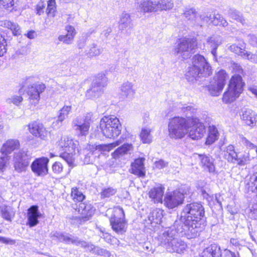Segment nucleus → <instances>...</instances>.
<instances>
[{
	"label": "nucleus",
	"instance_id": "a19ab883",
	"mask_svg": "<svg viewBox=\"0 0 257 257\" xmlns=\"http://www.w3.org/2000/svg\"><path fill=\"white\" fill-rule=\"evenodd\" d=\"M117 192V189L112 187L108 186L103 187L101 189L100 192V197L101 199L108 198L115 195Z\"/></svg>",
	"mask_w": 257,
	"mask_h": 257
},
{
	"label": "nucleus",
	"instance_id": "aec40b11",
	"mask_svg": "<svg viewBox=\"0 0 257 257\" xmlns=\"http://www.w3.org/2000/svg\"><path fill=\"white\" fill-rule=\"evenodd\" d=\"M201 166L210 173H214L215 167L214 164V159L209 155L205 154L199 155Z\"/></svg>",
	"mask_w": 257,
	"mask_h": 257
},
{
	"label": "nucleus",
	"instance_id": "c85d7f7f",
	"mask_svg": "<svg viewBox=\"0 0 257 257\" xmlns=\"http://www.w3.org/2000/svg\"><path fill=\"white\" fill-rule=\"evenodd\" d=\"M20 143L17 140L10 139L5 143L1 149L2 154H8L11 153L13 151L19 148Z\"/></svg>",
	"mask_w": 257,
	"mask_h": 257
},
{
	"label": "nucleus",
	"instance_id": "f257e3e1",
	"mask_svg": "<svg viewBox=\"0 0 257 257\" xmlns=\"http://www.w3.org/2000/svg\"><path fill=\"white\" fill-rule=\"evenodd\" d=\"M204 214V208L200 203L187 204L183 210L180 220L174 223L176 231L184 234L188 238L196 237L202 229Z\"/></svg>",
	"mask_w": 257,
	"mask_h": 257
},
{
	"label": "nucleus",
	"instance_id": "37998d69",
	"mask_svg": "<svg viewBox=\"0 0 257 257\" xmlns=\"http://www.w3.org/2000/svg\"><path fill=\"white\" fill-rule=\"evenodd\" d=\"M227 75L226 72L223 70H221L218 72L215 76L216 83L220 85L221 88H223L225 83Z\"/></svg>",
	"mask_w": 257,
	"mask_h": 257
},
{
	"label": "nucleus",
	"instance_id": "2eb2a0df",
	"mask_svg": "<svg viewBox=\"0 0 257 257\" xmlns=\"http://www.w3.org/2000/svg\"><path fill=\"white\" fill-rule=\"evenodd\" d=\"M49 159L42 157L36 159L31 164L33 172L37 176H45L48 173V163Z\"/></svg>",
	"mask_w": 257,
	"mask_h": 257
},
{
	"label": "nucleus",
	"instance_id": "6e6d98bb",
	"mask_svg": "<svg viewBox=\"0 0 257 257\" xmlns=\"http://www.w3.org/2000/svg\"><path fill=\"white\" fill-rule=\"evenodd\" d=\"M243 48L244 46L243 45H241V46H238L235 44H233L230 46L229 50L234 53L242 57L245 52Z\"/></svg>",
	"mask_w": 257,
	"mask_h": 257
},
{
	"label": "nucleus",
	"instance_id": "bf43d9fd",
	"mask_svg": "<svg viewBox=\"0 0 257 257\" xmlns=\"http://www.w3.org/2000/svg\"><path fill=\"white\" fill-rule=\"evenodd\" d=\"M58 40L64 44L69 45L73 43L74 38H73L71 35L66 34L65 35L59 36L58 37Z\"/></svg>",
	"mask_w": 257,
	"mask_h": 257
},
{
	"label": "nucleus",
	"instance_id": "7ed1b4c3",
	"mask_svg": "<svg viewBox=\"0 0 257 257\" xmlns=\"http://www.w3.org/2000/svg\"><path fill=\"white\" fill-rule=\"evenodd\" d=\"M176 232H178L170 228L166 229L160 232L157 239L159 244L168 251L180 253L185 250L187 245L184 241L175 237Z\"/></svg>",
	"mask_w": 257,
	"mask_h": 257
},
{
	"label": "nucleus",
	"instance_id": "a18cd8bd",
	"mask_svg": "<svg viewBox=\"0 0 257 257\" xmlns=\"http://www.w3.org/2000/svg\"><path fill=\"white\" fill-rule=\"evenodd\" d=\"M229 17L236 21L240 22L242 25L245 23V20L243 17L242 15L235 10L230 9L228 11Z\"/></svg>",
	"mask_w": 257,
	"mask_h": 257
},
{
	"label": "nucleus",
	"instance_id": "09e8293b",
	"mask_svg": "<svg viewBox=\"0 0 257 257\" xmlns=\"http://www.w3.org/2000/svg\"><path fill=\"white\" fill-rule=\"evenodd\" d=\"M235 164L240 166H243L247 164L249 161V155L248 153L244 152L243 154L237 156Z\"/></svg>",
	"mask_w": 257,
	"mask_h": 257
},
{
	"label": "nucleus",
	"instance_id": "a878e982",
	"mask_svg": "<svg viewBox=\"0 0 257 257\" xmlns=\"http://www.w3.org/2000/svg\"><path fill=\"white\" fill-rule=\"evenodd\" d=\"M222 38L220 36H212L207 39V44L211 48V54L215 59L217 57V49L222 44Z\"/></svg>",
	"mask_w": 257,
	"mask_h": 257
},
{
	"label": "nucleus",
	"instance_id": "6e6552de",
	"mask_svg": "<svg viewBox=\"0 0 257 257\" xmlns=\"http://www.w3.org/2000/svg\"><path fill=\"white\" fill-rule=\"evenodd\" d=\"M92 116V113L89 112L85 115L84 118L77 117L73 120L72 126L78 135L86 136L88 134Z\"/></svg>",
	"mask_w": 257,
	"mask_h": 257
},
{
	"label": "nucleus",
	"instance_id": "a211bd4d",
	"mask_svg": "<svg viewBox=\"0 0 257 257\" xmlns=\"http://www.w3.org/2000/svg\"><path fill=\"white\" fill-rule=\"evenodd\" d=\"M42 214L39 211L38 206L32 205L28 209L27 212L28 222L27 225L30 227H34L39 223L38 219L41 218Z\"/></svg>",
	"mask_w": 257,
	"mask_h": 257
},
{
	"label": "nucleus",
	"instance_id": "680f3d73",
	"mask_svg": "<svg viewBox=\"0 0 257 257\" xmlns=\"http://www.w3.org/2000/svg\"><path fill=\"white\" fill-rule=\"evenodd\" d=\"M56 9L55 0H49L48 2V6L47 8V12L48 14H53L55 12Z\"/></svg>",
	"mask_w": 257,
	"mask_h": 257
},
{
	"label": "nucleus",
	"instance_id": "8fccbe9b",
	"mask_svg": "<svg viewBox=\"0 0 257 257\" xmlns=\"http://www.w3.org/2000/svg\"><path fill=\"white\" fill-rule=\"evenodd\" d=\"M71 196L72 199L74 201H78V203L82 202L85 198V196L77 188L72 189Z\"/></svg>",
	"mask_w": 257,
	"mask_h": 257
},
{
	"label": "nucleus",
	"instance_id": "9b49d317",
	"mask_svg": "<svg viewBox=\"0 0 257 257\" xmlns=\"http://www.w3.org/2000/svg\"><path fill=\"white\" fill-rule=\"evenodd\" d=\"M50 237L52 239H58L61 242H64L67 244L71 243L76 245H80L84 248L86 245V241L79 239L78 237L73 236L69 233L54 231L51 232Z\"/></svg>",
	"mask_w": 257,
	"mask_h": 257
},
{
	"label": "nucleus",
	"instance_id": "4468645a",
	"mask_svg": "<svg viewBox=\"0 0 257 257\" xmlns=\"http://www.w3.org/2000/svg\"><path fill=\"white\" fill-rule=\"evenodd\" d=\"M184 198V196L183 193L175 191L166 195L164 199L165 204L168 208L172 209L182 204Z\"/></svg>",
	"mask_w": 257,
	"mask_h": 257
},
{
	"label": "nucleus",
	"instance_id": "39448f33",
	"mask_svg": "<svg viewBox=\"0 0 257 257\" xmlns=\"http://www.w3.org/2000/svg\"><path fill=\"white\" fill-rule=\"evenodd\" d=\"M244 83L242 82L241 76L238 74H235L232 76L227 90L223 95L222 101L228 104L233 102L243 91Z\"/></svg>",
	"mask_w": 257,
	"mask_h": 257
},
{
	"label": "nucleus",
	"instance_id": "f704fd0d",
	"mask_svg": "<svg viewBox=\"0 0 257 257\" xmlns=\"http://www.w3.org/2000/svg\"><path fill=\"white\" fill-rule=\"evenodd\" d=\"M2 217L7 221H12V219L14 217L15 212L10 206L5 205L0 207Z\"/></svg>",
	"mask_w": 257,
	"mask_h": 257
},
{
	"label": "nucleus",
	"instance_id": "9d476101",
	"mask_svg": "<svg viewBox=\"0 0 257 257\" xmlns=\"http://www.w3.org/2000/svg\"><path fill=\"white\" fill-rule=\"evenodd\" d=\"M107 78L104 74H100L93 80L91 87L86 93L88 98L98 97L102 92L103 88L106 85Z\"/></svg>",
	"mask_w": 257,
	"mask_h": 257
},
{
	"label": "nucleus",
	"instance_id": "f3484780",
	"mask_svg": "<svg viewBox=\"0 0 257 257\" xmlns=\"http://www.w3.org/2000/svg\"><path fill=\"white\" fill-rule=\"evenodd\" d=\"M76 205L77 208L75 209L82 215L81 222L88 220L94 212L95 209L90 204L82 202Z\"/></svg>",
	"mask_w": 257,
	"mask_h": 257
},
{
	"label": "nucleus",
	"instance_id": "052dcab7",
	"mask_svg": "<svg viewBox=\"0 0 257 257\" xmlns=\"http://www.w3.org/2000/svg\"><path fill=\"white\" fill-rule=\"evenodd\" d=\"M104 238L106 239V241L112 244V245H118L119 244V240L114 237H112L109 234L106 233L103 234Z\"/></svg>",
	"mask_w": 257,
	"mask_h": 257
},
{
	"label": "nucleus",
	"instance_id": "c756f323",
	"mask_svg": "<svg viewBox=\"0 0 257 257\" xmlns=\"http://www.w3.org/2000/svg\"><path fill=\"white\" fill-rule=\"evenodd\" d=\"M164 190L162 186L154 187L149 191V197L154 200L155 203L162 202Z\"/></svg>",
	"mask_w": 257,
	"mask_h": 257
},
{
	"label": "nucleus",
	"instance_id": "5fc2aeb1",
	"mask_svg": "<svg viewBox=\"0 0 257 257\" xmlns=\"http://www.w3.org/2000/svg\"><path fill=\"white\" fill-rule=\"evenodd\" d=\"M10 160V156L6 154H3V156L0 157V171L4 172L6 168L9 164Z\"/></svg>",
	"mask_w": 257,
	"mask_h": 257
},
{
	"label": "nucleus",
	"instance_id": "0eeeda50",
	"mask_svg": "<svg viewBox=\"0 0 257 257\" xmlns=\"http://www.w3.org/2000/svg\"><path fill=\"white\" fill-rule=\"evenodd\" d=\"M109 221L112 229L116 233L122 234L125 232L124 212L120 206L114 208L113 213L110 217Z\"/></svg>",
	"mask_w": 257,
	"mask_h": 257
},
{
	"label": "nucleus",
	"instance_id": "cd10ccee",
	"mask_svg": "<svg viewBox=\"0 0 257 257\" xmlns=\"http://www.w3.org/2000/svg\"><path fill=\"white\" fill-rule=\"evenodd\" d=\"M202 257H221V252L220 246L216 244H212L204 249Z\"/></svg>",
	"mask_w": 257,
	"mask_h": 257
},
{
	"label": "nucleus",
	"instance_id": "473e14b6",
	"mask_svg": "<svg viewBox=\"0 0 257 257\" xmlns=\"http://www.w3.org/2000/svg\"><path fill=\"white\" fill-rule=\"evenodd\" d=\"M237 154L234 150V147L232 145L228 146L223 151V157L229 162L235 164Z\"/></svg>",
	"mask_w": 257,
	"mask_h": 257
},
{
	"label": "nucleus",
	"instance_id": "e2e57ef3",
	"mask_svg": "<svg viewBox=\"0 0 257 257\" xmlns=\"http://www.w3.org/2000/svg\"><path fill=\"white\" fill-rule=\"evenodd\" d=\"M52 170L56 174L60 173L63 170L62 165L59 162H55L52 166Z\"/></svg>",
	"mask_w": 257,
	"mask_h": 257
},
{
	"label": "nucleus",
	"instance_id": "58836bf2",
	"mask_svg": "<svg viewBox=\"0 0 257 257\" xmlns=\"http://www.w3.org/2000/svg\"><path fill=\"white\" fill-rule=\"evenodd\" d=\"M248 189L251 192L257 191V166L253 168V173L247 183Z\"/></svg>",
	"mask_w": 257,
	"mask_h": 257
},
{
	"label": "nucleus",
	"instance_id": "0e129e2a",
	"mask_svg": "<svg viewBox=\"0 0 257 257\" xmlns=\"http://www.w3.org/2000/svg\"><path fill=\"white\" fill-rule=\"evenodd\" d=\"M167 165V162L164 161L163 160L161 159L158 161L155 162L154 164V167L158 169H161L166 167Z\"/></svg>",
	"mask_w": 257,
	"mask_h": 257
},
{
	"label": "nucleus",
	"instance_id": "7c9ffc66",
	"mask_svg": "<svg viewBox=\"0 0 257 257\" xmlns=\"http://www.w3.org/2000/svg\"><path fill=\"white\" fill-rule=\"evenodd\" d=\"M120 90L121 95L126 98H132L135 93V90L133 89V84L128 81L121 85Z\"/></svg>",
	"mask_w": 257,
	"mask_h": 257
},
{
	"label": "nucleus",
	"instance_id": "20e7f679",
	"mask_svg": "<svg viewBox=\"0 0 257 257\" xmlns=\"http://www.w3.org/2000/svg\"><path fill=\"white\" fill-rule=\"evenodd\" d=\"M191 127L190 120L179 116L170 119L168 124L169 135L171 138L179 139L183 138Z\"/></svg>",
	"mask_w": 257,
	"mask_h": 257
},
{
	"label": "nucleus",
	"instance_id": "393cba45",
	"mask_svg": "<svg viewBox=\"0 0 257 257\" xmlns=\"http://www.w3.org/2000/svg\"><path fill=\"white\" fill-rule=\"evenodd\" d=\"M84 248L86 249L87 251L95 255L104 257H110L111 255L109 251L98 246L95 245L90 242H87L86 245Z\"/></svg>",
	"mask_w": 257,
	"mask_h": 257
},
{
	"label": "nucleus",
	"instance_id": "4c0bfd02",
	"mask_svg": "<svg viewBox=\"0 0 257 257\" xmlns=\"http://www.w3.org/2000/svg\"><path fill=\"white\" fill-rule=\"evenodd\" d=\"M157 11H167L172 9L174 3L172 0H156Z\"/></svg>",
	"mask_w": 257,
	"mask_h": 257
},
{
	"label": "nucleus",
	"instance_id": "ddd939ff",
	"mask_svg": "<svg viewBox=\"0 0 257 257\" xmlns=\"http://www.w3.org/2000/svg\"><path fill=\"white\" fill-rule=\"evenodd\" d=\"M191 127L189 136L192 140H198L201 138L206 132L205 126L198 118L191 119Z\"/></svg>",
	"mask_w": 257,
	"mask_h": 257
},
{
	"label": "nucleus",
	"instance_id": "bb28decb",
	"mask_svg": "<svg viewBox=\"0 0 257 257\" xmlns=\"http://www.w3.org/2000/svg\"><path fill=\"white\" fill-rule=\"evenodd\" d=\"M46 87L44 84H35L28 89V94L31 99L38 101L40 99V94L43 92Z\"/></svg>",
	"mask_w": 257,
	"mask_h": 257
},
{
	"label": "nucleus",
	"instance_id": "49530a36",
	"mask_svg": "<svg viewBox=\"0 0 257 257\" xmlns=\"http://www.w3.org/2000/svg\"><path fill=\"white\" fill-rule=\"evenodd\" d=\"M151 130L149 128H143L140 134V138L143 143H150L152 141Z\"/></svg>",
	"mask_w": 257,
	"mask_h": 257
},
{
	"label": "nucleus",
	"instance_id": "1a4fd4ad",
	"mask_svg": "<svg viewBox=\"0 0 257 257\" xmlns=\"http://www.w3.org/2000/svg\"><path fill=\"white\" fill-rule=\"evenodd\" d=\"M196 46V43L191 39H184L175 49V53L184 59H187Z\"/></svg>",
	"mask_w": 257,
	"mask_h": 257
},
{
	"label": "nucleus",
	"instance_id": "4be33fe9",
	"mask_svg": "<svg viewBox=\"0 0 257 257\" xmlns=\"http://www.w3.org/2000/svg\"><path fill=\"white\" fill-rule=\"evenodd\" d=\"M241 118L245 124L253 126L256 122V113L250 109L244 108L241 111Z\"/></svg>",
	"mask_w": 257,
	"mask_h": 257
},
{
	"label": "nucleus",
	"instance_id": "2f4dec72",
	"mask_svg": "<svg viewBox=\"0 0 257 257\" xmlns=\"http://www.w3.org/2000/svg\"><path fill=\"white\" fill-rule=\"evenodd\" d=\"M164 211L160 208L153 210L149 215L148 218L151 223L160 224L164 216Z\"/></svg>",
	"mask_w": 257,
	"mask_h": 257
},
{
	"label": "nucleus",
	"instance_id": "72a5a7b5",
	"mask_svg": "<svg viewBox=\"0 0 257 257\" xmlns=\"http://www.w3.org/2000/svg\"><path fill=\"white\" fill-rule=\"evenodd\" d=\"M119 28L123 31L127 28H130L132 24V19L129 14L125 12H122L119 17Z\"/></svg>",
	"mask_w": 257,
	"mask_h": 257
},
{
	"label": "nucleus",
	"instance_id": "338daca9",
	"mask_svg": "<svg viewBox=\"0 0 257 257\" xmlns=\"http://www.w3.org/2000/svg\"><path fill=\"white\" fill-rule=\"evenodd\" d=\"M242 57L250 60L251 62H255V55L249 52L245 51Z\"/></svg>",
	"mask_w": 257,
	"mask_h": 257
},
{
	"label": "nucleus",
	"instance_id": "4d7b16f0",
	"mask_svg": "<svg viewBox=\"0 0 257 257\" xmlns=\"http://www.w3.org/2000/svg\"><path fill=\"white\" fill-rule=\"evenodd\" d=\"M118 145V143L116 144H110L108 145H94L95 148L96 150L99 151H109L111 150L113 147H115L116 146Z\"/></svg>",
	"mask_w": 257,
	"mask_h": 257
},
{
	"label": "nucleus",
	"instance_id": "864d4df0",
	"mask_svg": "<svg viewBox=\"0 0 257 257\" xmlns=\"http://www.w3.org/2000/svg\"><path fill=\"white\" fill-rule=\"evenodd\" d=\"M101 53V49L97 48L96 44H92L86 55L88 57H94L99 55Z\"/></svg>",
	"mask_w": 257,
	"mask_h": 257
},
{
	"label": "nucleus",
	"instance_id": "774afa93",
	"mask_svg": "<svg viewBox=\"0 0 257 257\" xmlns=\"http://www.w3.org/2000/svg\"><path fill=\"white\" fill-rule=\"evenodd\" d=\"M224 252L225 257H240L238 252H234L229 249H225Z\"/></svg>",
	"mask_w": 257,
	"mask_h": 257
},
{
	"label": "nucleus",
	"instance_id": "f03ea898",
	"mask_svg": "<svg viewBox=\"0 0 257 257\" xmlns=\"http://www.w3.org/2000/svg\"><path fill=\"white\" fill-rule=\"evenodd\" d=\"M212 73L210 65L205 58L197 54L192 58V65L188 67L185 74L186 79L191 82L201 77H207Z\"/></svg>",
	"mask_w": 257,
	"mask_h": 257
},
{
	"label": "nucleus",
	"instance_id": "c03bdc74",
	"mask_svg": "<svg viewBox=\"0 0 257 257\" xmlns=\"http://www.w3.org/2000/svg\"><path fill=\"white\" fill-rule=\"evenodd\" d=\"M182 111L186 114V118H185L187 120L190 119V122L191 121V119L197 118L194 116L196 112V110L191 106L188 105L182 107Z\"/></svg>",
	"mask_w": 257,
	"mask_h": 257
},
{
	"label": "nucleus",
	"instance_id": "b1692460",
	"mask_svg": "<svg viewBox=\"0 0 257 257\" xmlns=\"http://www.w3.org/2000/svg\"><path fill=\"white\" fill-rule=\"evenodd\" d=\"M61 147L64 148V151H69L74 152V150H78V142L67 137H62L59 142Z\"/></svg>",
	"mask_w": 257,
	"mask_h": 257
},
{
	"label": "nucleus",
	"instance_id": "412c9836",
	"mask_svg": "<svg viewBox=\"0 0 257 257\" xmlns=\"http://www.w3.org/2000/svg\"><path fill=\"white\" fill-rule=\"evenodd\" d=\"M200 19L207 23H211L214 25H221L225 27L228 25L227 21L219 14L210 15L209 16L201 15Z\"/></svg>",
	"mask_w": 257,
	"mask_h": 257
},
{
	"label": "nucleus",
	"instance_id": "5701e85b",
	"mask_svg": "<svg viewBox=\"0 0 257 257\" xmlns=\"http://www.w3.org/2000/svg\"><path fill=\"white\" fill-rule=\"evenodd\" d=\"M137 4L139 9L143 12H157L156 0H138Z\"/></svg>",
	"mask_w": 257,
	"mask_h": 257
},
{
	"label": "nucleus",
	"instance_id": "13d9d810",
	"mask_svg": "<svg viewBox=\"0 0 257 257\" xmlns=\"http://www.w3.org/2000/svg\"><path fill=\"white\" fill-rule=\"evenodd\" d=\"M23 98L20 95H13L6 99V102L8 103H13L18 105L23 101Z\"/></svg>",
	"mask_w": 257,
	"mask_h": 257
},
{
	"label": "nucleus",
	"instance_id": "79ce46f5",
	"mask_svg": "<svg viewBox=\"0 0 257 257\" xmlns=\"http://www.w3.org/2000/svg\"><path fill=\"white\" fill-rule=\"evenodd\" d=\"M72 107L71 105H64L59 112L57 122L59 123L62 122L68 117V114L71 111Z\"/></svg>",
	"mask_w": 257,
	"mask_h": 257
},
{
	"label": "nucleus",
	"instance_id": "69168bd1",
	"mask_svg": "<svg viewBox=\"0 0 257 257\" xmlns=\"http://www.w3.org/2000/svg\"><path fill=\"white\" fill-rule=\"evenodd\" d=\"M0 242L6 244H14L16 243V240L10 238H7L0 236Z\"/></svg>",
	"mask_w": 257,
	"mask_h": 257
},
{
	"label": "nucleus",
	"instance_id": "c9c22d12",
	"mask_svg": "<svg viewBox=\"0 0 257 257\" xmlns=\"http://www.w3.org/2000/svg\"><path fill=\"white\" fill-rule=\"evenodd\" d=\"M133 146L131 144H124L118 148L112 154L114 158L116 159L120 156H123L130 153L132 151Z\"/></svg>",
	"mask_w": 257,
	"mask_h": 257
},
{
	"label": "nucleus",
	"instance_id": "dca6fc26",
	"mask_svg": "<svg viewBox=\"0 0 257 257\" xmlns=\"http://www.w3.org/2000/svg\"><path fill=\"white\" fill-rule=\"evenodd\" d=\"M28 127L31 134L43 140H46L49 134L44 125L39 121L32 122L28 125Z\"/></svg>",
	"mask_w": 257,
	"mask_h": 257
},
{
	"label": "nucleus",
	"instance_id": "e433bc0d",
	"mask_svg": "<svg viewBox=\"0 0 257 257\" xmlns=\"http://www.w3.org/2000/svg\"><path fill=\"white\" fill-rule=\"evenodd\" d=\"M208 136L206 141V144L207 145H211L218 139L219 134L217 129L214 125H210L208 128Z\"/></svg>",
	"mask_w": 257,
	"mask_h": 257
},
{
	"label": "nucleus",
	"instance_id": "ea45409f",
	"mask_svg": "<svg viewBox=\"0 0 257 257\" xmlns=\"http://www.w3.org/2000/svg\"><path fill=\"white\" fill-rule=\"evenodd\" d=\"M79 153V150H74V152H69V151H64L62 153L60 157L63 158L69 166H72L74 161V155Z\"/></svg>",
	"mask_w": 257,
	"mask_h": 257
},
{
	"label": "nucleus",
	"instance_id": "603ef678",
	"mask_svg": "<svg viewBox=\"0 0 257 257\" xmlns=\"http://www.w3.org/2000/svg\"><path fill=\"white\" fill-rule=\"evenodd\" d=\"M220 86V85H218L217 83L209 85L208 88L210 94L214 96H218L223 89Z\"/></svg>",
	"mask_w": 257,
	"mask_h": 257
},
{
	"label": "nucleus",
	"instance_id": "6ab92c4d",
	"mask_svg": "<svg viewBox=\"0 0 257 257\" xmlns=\"http://www.w3.org/2000/svg\"><path fill=\"white\" fill-rule=\"evenodd\" d=\"M145 159L140 158L136 159L132 163L131 168L130 172L140 177H144L145 176V168L144 166V161Z\"/></svg>",
	"mask_w": 257,
	"mask_h": 257
},
{
	"label": "nucleus",
	"instance_id": "3c124183",
	"mask_svg": "<svg viewBox=\"0 0 257 257\" xmlns=\"http://www.w3.org/2000/svg\"><path fill=\"white\" fill-rule=\"evenodd\" d=\"M183 15L187 20L191 21H196L197 12L193 8L186 9Z\"/></svg>",
	"mask_w": 257,
	"mask_h": 257
},
{
	"label": "nucleus",
	"instance_id": "f8f14e48",
	"mask_svg": "<svg viewBox=\"0 0 257 257\" xmlns=\"http://www.w3.org/2000/svg\"><path fill=\"white\" fill-rule=\"evenodd\" d=\"M30 161V156L28 155L27 152L21 150L15 154L14 167L18 172L26 171Z\"/></svg>",
	"mask_w": 257,
	"mask_h": 257
},
{
	"label": "nucleus",
	"instance_id": "423d86ee",
	"mask_svg": "<svg viewBox=\"0 0 257 257\" xmlns=\"http://www.w3.org/2000/svg\"><path fill=\"white\" fill-rule=\"evenodd\" d=\"M100 127L103 135L108 138H116L120 134L121 125L119 119L114 115L103 117Z\"/></svg>",
	"mask_w": 257,
	"mask_h": 257
},
{
	"label": "nucleus",
	"instance_id": "de8ad7c7",
	"mask_svg": "<svg viewBox=\"0 0 257 257\" xmlns=\"http://www.w3.org/2000/svg\"><path fill=\"white\" fill-rule=\"evenodd\" d=\"M5 25L8 29H10L12 31L14 35L18 36L21 35V28L17 24L11 21H7L5 23Z\"/></svg>",
	"mask_w": 257,
	"mask_h": 257
}]
</instances>
